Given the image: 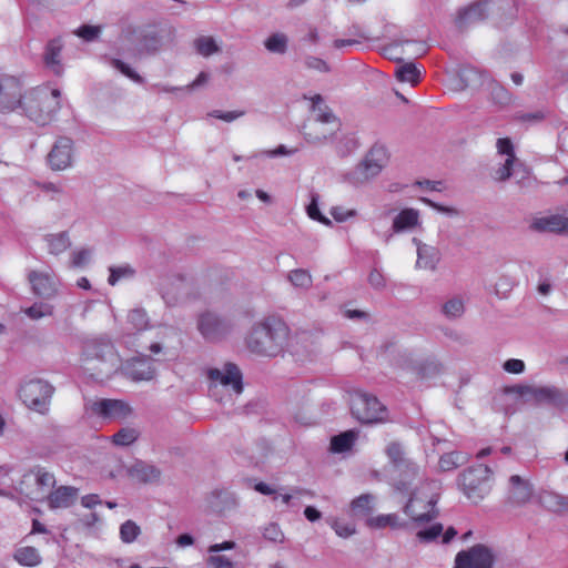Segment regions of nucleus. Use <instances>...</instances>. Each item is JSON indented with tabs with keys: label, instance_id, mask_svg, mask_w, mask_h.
I'll return each instance as SVG.
<instances>
[{
	"label": "nucleus",
	"instance_id": "f257e3e1",
	"mask_svg": "<svg viewBox=\"0 0 568 568\" xmlns=\"http://www.w3.org/2000/svg\"><path fill=\"white\" fill-rule=\"evenodd\" d=\"M290 328L281 318L266 317L252 327L246 345L257 355L274 357L284 352Z\"/></svg>",
	"mask_w": 568,
	"mask_h": 568
},
{
	"label": "nucleus",
	"instance_id": "f03ea898",
	"mask_svg": "<svg viewBox=\"0 0 568 568\" xmlns=\"http://www.w3.org/2000/svg\"><path fill=\"white\" fill-rule=\"evenodd\" d=\"M440 485L436 480H426L417 487L404 507V513L416 526L429 523L437 518L436 508L439 498Z\"/></svg>",
	"mask_w": 568,
	"mask_h": 568
},
{
	"label": "nucleus",
	"instance_id": "7ed1b4c3",
	"mask_svg": "<svg viewBox=\"0 0 568 568\" xmlns=\"http://www.w3.org/2000/svg\"><path fill=\"white\" fill-rule=\"evenodd\" d=\"M209 395L220 404L233 402V396L243 392V375L237 365L225 363L222 367L209 368Z\"/></svg>",
	"mask_w": 568,
	"mask_h": 568
},
{
	"label": "nucleus",
	"instance_id": "20e7f679",
	"mask_svg": "<svg viewBox=\"0 0 568 568\" xmlns=\"http://www.w3.org/2000/svg\"><path fill=\"white\" fill-rule=\"evenodd\" d=\"M312 118L304 125V136L308 143L321 144L332 139L339 130V122L320 94L312 99Z\"/></svg>",
	"mask_w": 568,
	"mask_h": 568
},
{
	"label": "nucleus",
	"instance_id": "39448f33",
	"mask_svg": "<svg viewBox=\"0 0 568 568\" xmlns=\"http://www.w3.org/2000/svg\"><path fill=\"white\" fill-rule=\"evenodd\" d=\"M352 415L362 424H384L389 422L386 406L369 393L356 390L351 395Z\"/></svg>",
	"mask_w": 568,
	"mask_h": 568
},
{
	"label": "nucleus",
	"instance_id": "423d86ee",
	"mask_svg": "<svg viewBox=\"0 0 568 568\" xmlns=\"http://www.w3.org/2000/svg\"><path fill=\"white\" fill-rule=\"evenodd\" d=\"M491 477V469L480 464L463 471L459 476L458 485L467 499L477 504L489 494Z\"/></svg>",
	"mask_w": 568,
	"mask_h": 568
},
{
	"label": "nucleus",
	"instance_id": "0eeeda50",
	"mask_svg": "<svg viewBox=\"0 0 568 568\" xmlns=\"http://www.w3.org/2000/svg\"><path fill=\"white\" fill-rule=\"evenodd\" d=\"M507 9L511 10L510 0H479L463 8L458 12L456 23L459 28H466L484 21L490 14H497L501 18L506 14Z\"/></svg>",
	"mask_w": 568,
	"mask_h": 568
},
{
	"label": "nucleus",
	"instance_id": "6e6552de",
	"mask_svg": "<svg viewBox=\"0 0 568 568\" xmlns=\"http://www.w3.org/2000/svg\"><path fill=\"white\" fill-rule=\"evenodd\" d=\"M508 394L532 400L537 405L548 404L557 407L568 405V393L556 386L514 385L506 389Z\"/></svg>",
	"mask_w": 568,
	"mask_h": 568
},
{
	"label": "nucleus",
	"instance_id": "1a4fd4ad",
	"mask_svg": "<svg viewBox=\"0 0 568 568\" xmlns=\"http://www.w3.org/2000/svg\"><path fill=\"white\" fill-rule=\"evenodd\" d=\"M114 348L110 343H91L85 349V371L97 378L106 377L114 368Z\"/></svg>",
	"mask_w": 568,
	"mask_h": 568
},
{
	"label": "nucleus",
	"instance_id": "9d476101",
	"mask_svg": "<svg viewBox=\"0 0 568 568\" xmlns=\"http://www.w3.org/2000/svg\"><path fill=\"white\" fill-rule=\"evenodd\" d=\"M386 162V150L382 146H375L354 170L346 174L345 179L355 186L366 183L382 172Z\"/></svg>",
	"mask_w": 568,
	"mask_h": 568
},
{
	"label": "nucleus",
	"instance_id": "9b49d317",
	"mask_svg": "<svg viewBox=\"0 0 568 568\" xmlns=\"http://www.w3.org/2000/svg\"><path fill=\"white\" fill-rule=\"evenodd\" d=\"M74 159L75 146L73 140L69 136H59L47 154L45 161L52 171L61 172L71 169Z\"/></svg>",
	"mask_w": 568,
	"mask_h": 568
},
{
	"label": "nucleus",
	"instance_id": "f8f14e48",
	"mask_svg": "<svg viewBox=\"0 0 568 568\" xmlns=\"http://www.w3.org/2000/svg\"><path fill=\"white\" fill-rule=\"evenodd\" d=\"M17 106L21 108L28 118L32 120V111L27 109L26 102L21 95V84L13 77L0 78V111H13Z\"/></svg>",
	"mask_w": 568,
	"mask_h": 568
},
{
	"label": "nucleus",
	"instance_id": "ddd939ff",
	"mask_svg": "<svg viewBox=\"0 0 568 568\" xmlns=\"http://www.w3.org/2000/svg\"><path fill=\"white\" fill-rule=\"evenodd\" d=\"M88 408L93 415L110 420H124L132 415V407L122 399H95L88 404Z\"/></svg>",
	"mask_w": 568,
	"mask_h": 568
},
{
	"label": "nucleus",
	"instance_id": "4468645a",
	"mask_svg": "<svg viewBox=\"0 0 568 568\" xmlns=\"http://www.w3.org/2000/svg\"><path fill=\"white\" fill-rule=\"evenodd\" d=\"M495 555L490 548L478 544L456 555L454 568H493Z\"/></svg>",
	"mask_w": 568,
	"mask_h": 568
},
{
	"label": "nucleus",
	"instance_id": "2eb2a0df",
	"mask_svg": "<svg viewBox=\"0 0 568 568\" xmlns=\"http://www.w3.org/2000/svg\"><path fill=\"white\" fill-rule=\"evenodd\" d=\"M192 290L193 283L180 274L168 276L161 283L162 298L168 306H175L183 302Z\"/></svg>",
	"mask_w": 568,
	"mask_h": 568
},
{
	"label": "nucleus",
	"instance_id": "dca6fc26",
	"mask_svg": "<svg viewBox=\"0 0 568 568\" xmlns=\"http://www.w3.org/2000/svg\"><path fill=\"white\" fill-rule=\"evenodd\" d=\"M197 329L205 339L219 341L231 332L232 323L214 313L205 312L197 318Z\"/></svg>",
	"mask_w": 568,
	"mask_h": 568
},
{
	"label": "nucleus",
	"instance_id": "f3484780",
	"mask_svg": "<svg viewBox=\"0 0 568 568\" xmlns=\"http://www.w3.org/2000/svg\"><path fill=\"white\" fill-rule=\"evenodd\" d=\"M58 294V281L50 274H38V318L51 315Z\"/></svg>",
	"mask_w": 568,
	"mask_h": 568
},
{
	"label": "nucleus",
	"instance_id": "a211bd4d",
	"mask_svg": "<svg viewBox=\"0 0 568 568\" xmlns=\"http://www.w3.org/2000/svg\"><path fill=\"white\" fill-rule=\"evenodd\" d=\"M534 496V487L527 478L513 475L508 481L507 504L511 507L527 505Z\"/></svg>",
	"mask_w": 568,
	"mask_h": 568
},
{
	"label": "nucleus",
	"instance_id": "6ab92c4d",
	"mask_svg": "<svg viewBox=\"0 0 568 568\" xmlns=\"http://www.w3.org/2000/svg\"><path fill=\"white\" fill-rule=\"evenodd\" d=\"M529 227L539 233H568V215H537L531 219Z\"/></svg>",
	"mask_w": 568,
	"mask_h": 568
},
{
	"label": "nucleus",
	"instance_id": "aec40b11",
	"mask_svg": "<svg viewBox=\"0 0 568 568\" xmlns=\"http://www.w3.org/2000/svg\"><path fill=\"white\" fill-rule=\"evenodd\" d=\"M420 213L418 210L413 207L403 209L394 216L390 233L387 235L386 241L394 234L412 232L420 227Z\"/></svg>",
	"mask_w": 568,
	"mask_h": 568
},
{
	"label": "nucleus",
	"instance_id": "412c9836",
	"mask_svg": "<svg viewBox=\"0 0 568 568\" xmlns=\"http://www.w3.org/2000/svg\"><path fill=\"white\" fill-rule=\"evenodd\" d=\"M496 146L498 154L505 156V159L504 163L495 171V180L504 182L511 176L517 160L514 145L508 138L498 139Z\"/></svg>",
	"mask_w": 568,
	"mask_h": 568
},
{
	"label": "nucleus",
	"instance_id": "4be33fe9",
	"mask_svg": "<svg viewBox=\"0 0 568 568\" xmlns=\"http://www.w3.org/2000/svg\"><path fill=\"white\" fill-rule=\"evenodd\" d=\"M457 535L454 527H448L444 531V526L440 523H434L428 527L420 528L416 532V539L422 544H430L438 538L444 545L449 544Z\"/></svg>",
	"mask_w": 568,
	"mask_h": 568
},
{
	"label": "nucleus",
	"instance_id": "5701e85b",
	"mask_svg": "<svg viewBox=\"0 0 568 568\" xmlns=\"http://www.w3.org/2000/svg\"><path fill=\"white\" fill-rule=\"evenodd\" d=\"M413 243L417 247L416 267L420 270L435 271L440 261L439 250L414 237Z\"/></svg>",
	"mask_w": 568,
	"mask_h": 568
},
{
	"label": "nucleus",
	"instance_id": "b1692460",
	"mask_svg": "<svg viewBox=\"0 0 568 568\" xmlns=\"http://www.w3.org/2000/svg\"><path fill=\"white\" fill-rule=\"evenodd\" d=\"M128 375L133 381H151L155 375L153 362L148 356L132 358L128 363Z\"/></svg>",
	"mask_w": 568,
	"mask_h": 568
},
{
	"label": "nucleus",
	"instance_id": "393cba45",
	"mask_svg": "<svg viewBox=\"0 0 568 568\" xmlns=\"http://www.w3.org/2000/svg\"><path fill=\"white\" fill-rule=\"evenodd\" d=\"M62 49L63 43L61 39H52L48 42L43 53V61L45 67L55 75H61L63 73V65L61 63Z\"/></svg>",
	"mask_w": 568,
	"mask_h": 568
},
{
	"label": "nucleus",
	"instance_id": "a878e982",
	"mask_svg": "<svg viewBox=\"0 0 568 568\" xmlns=\"http://www.w3.org/2000/svg\"><path fill=\"white\" fill-rule=\"evenodd\" d=\"M78 496V489L71 486H61L51 490L45 499L50 508H67L71 506Z\"/></svg>",
	"mask_w": 568,
	"mask_h": 568
},
{
	"label": "nucleus",
	"instance_id": "bb28decb",
	"mask_svg": "<svg viewBox=\"0 0 568 568\" xmlns=\"http://www.w3.org/2000/svg\"><path fill=\"white\" fill-rule=\"evenodd\" d=\"M518 285L516 274L511 271H504L498 274L493 284L491 293L499 300H507L513 290Z\"/></svg>",
	"mask_w": 568,
	"mask_h": 568
},
{
	"label": "nucleus",
	"instance_id": "cd10ccee",
	"mask_svg": "<svg viewBox=\"0 0 568 568\" xmlns=\"http://www.w3.org/2000/svg\"><path fill=\"white\" fill-rule=\"evenodd\" d=\"M465 312V300L460 295L450 296L440 305V314L448 321L462 318Z\"/></svg>",
	"mask_w": 568,
	"mask_h": 568
},
{
	"label": "nucleus",
	"instance_id": "c85d7f7f",
	"mask_svg": "<svg viewBox=\"0 0 568 568\" xmlns=\"http://www.w3.org/2000/svg\"><path fill=\"white\" fill-rule=\"evenodd\" d=\"M130 476L139 483H153L160 479V470L145 463H136L130 468Z\"/></svg>",
	"mask_w": 568,
	"mask_h": 568
},
{
	"label": "nucleus",
	"instance_id": "c756f323",
	"mask_svg": "<svg viewBox=\"0 0 568 568\" xmlns=\"http://www.w3.org/2000/svg\"><path fill=\"white\" fill-rule=\"evenodd\" d=\"M138 50L143 53H154L161 47V38L154 30H141L138 33Z\"/></svg>",
	"mask_w": 568,
	"mask_h": 568
},
{
	"label": "nucleus",
	"instance_id": "7c9ffc66",
	"mask_svg": "<svg viewBox=\"0 0 568 568\" xmlns=\"http://www.w3.org/2000/svg\"><path fill=\"white\" fill-rule=\"evenodd\" d=\"M55 388L47 381L38 379V414L48 415Z\"/></svg>",
	"mask_w": 568,
	"mask_h": 568
},
{
	"label": "nucleus",
	"instance_id": "2f4dec72",
	"mask_svg": "<svg viewBox=\"0 0 568 568\" xmlns=\"http://www.w3.org/2000/svg\"><path fill=\"white\" fill-rule=\"evenodd\" d=\"M60 95L61 93L59 89H53L51 91V98L48 99L45 110L43 105L41 106V114L40 119L38 118V124L45 125L55 118L58 111L60 110Z\"/></svg>",
	"mask_w": 568,
	"mask_h": 568
},
{
	"label": "nucleus",
	"instance_id": "473e14b6",
	"mask_svg": "<svg viewBox=\"0 0 568 568\" xmlns=\"http://www.w3.org/2000/svg\"><path fill=\"white\" fill-rule=\"evenodd\" d=\"M43 241L47 244L49 253L53 255L63 253L71 245L68 232L48 234L43 237Z\"/></svg>",
	"mask_w": 568,
	"mask_h": 568
},
{
	"label": "nucleus",
	"instance_id": "72a5a7b5",
	"mask_svg": "<svg viewBox=\"0 0 568 568\" xmlns=\"http://www.w3.org/2000/svg\"><path fill=\"white\" fill-rule=\"evenodd\" d=\"M34 487L36 474H33V471L24 474L17 486L19 493L26 498L21 500V505L26 504L30 508V510H36L34 506L32 505Z\"/></svg>",
	"mask_w": 568,
	"mask_h": 568
},
{
	"label": "nucleus",
	"instance_id": "f704fd0d",
	"mask_svg": "<svg viewBox=\"0 0 568 568\" xmlns=\"http://www.w3.org/2000/svg\"><path fill=\"white\" fill-rule=\"evenodd\" d=\"M358 433L355 430H346L339 435L332 437L331 449L334 453H344L349 450L357 439Z\"/></svg>",
	"mask_w": 568,
	"mask_h": 568
},
{
	"label": "nucleus",
	"instance_id": "c9c22d12",
	"mask_svg": "<svg viewBox=\"0 0 568 568\" xmlns=\"http://www.w3.org/2000/svg\"><path fill=\"white\" fill-rule=\"evenodd\" d=\"M367 525L372 528L392 527L402 529L407 527V523L399 519L396 514L379 515L367 519Z\"/></svg>",
	"mask_w": 568,
	"mask_h": 568
},
{
	"label": "nucleus",
	"instance_id": "e433bc0d",
	"mask_svg": "<svg viewBox=\"0 0 568 568\" xmlns=\"http://www.w3.org/2000/svg\"><path fill=\"white\" fill-rule=\"evenodd\" d=\"M288 282L296 288L307 291L313 284V277L307 270L295 268L287 274Z\"/></svg>",
	"mask_w": 568,
	"mask_h": 568
},
{
	"label": "nucleus",
	"instance_id": "4c0bfd02",
	"mask_svg": "<svg viewBox=\"0 0 568 568\" xmlns=\"http://www.w3.org/2000/svg\"><path fill=\"white\" fill-rule=\"evenodd\" d=\"M468 462V455L462 452L444 454L439 459V467L444 471H450Z\"/></svg>",
	"mask_w": 568,
	"mask_h": 568
},
{
	"label": "nucleus",
	"instance_id": "58836bf2",
	"mask_svg": "<svg viewBox=\"0 0 568 568\" xmlns=\"http://www.w3.org/2000/svg\"><path fill=\"white\" fill-rule=\"evenodd\" d=\"M288 38L285 33L277 32L271 34L265 41L264 47L268 52L284 54L287 51Z\"/></svg>",
	"mask_w": 568,
	"mask_h": 568
},
{
	"label": "nucleus",
	"instance_id": "ea45409f",
	"mask_svg": "<svg viewBox=\"0 0 568 568\" xmlns=\"http://www.w3.org/2000/svg\"><path fill=\"white\" fill-rule=\"evenodd\" d=\"M128 324L136 332L146 331L150 327V321L146 312L143 308H134L128 314Z\"/></svg>",
	"mask_w": 568,
	"mask_h": 568
},
{
	"label": "nucleus",
	"instance_id": "a19ab883",
	"mask_svg": "<svg viewBox=\"0 0 568 568\" xmlns=\"http://www.w3.org/2000/svg\"><path fill=\"white\" fill-rule=\"evenodd\" d=\"M194 48L202 57H210L220 52V47L212 37L202 36L194 40Z\"/></svg>",
	"mask_w": 568,
	"mask_h": 568
},
{
	"label": "nucleus",
	"instance_id": "79ce46f5",
	"mask_svg": "<svg viewBox=\"0 0 568 568\" xmlns=\"http://www.w3.org/2000/svg\"><path fill=\"white\" fill-rule=\"evenodd\" d=\"M396 77L402 82L416 84L419 81L420 70L413 62L404 63L396 70Z\"/></svg>",
	"mask_w": 568,
	"mask_h": 568
},
{
	"label": "nucleus",
	"instance_id": "37998d69",
	"mask_svg": "<svg viewBox=\"0 0 568 568\" xmlns=\"http://www.w3.org/2000/svg\"><path fill=\"white\" fill-rule=\"evenodd\" d=\"M141 535V527L133 520L129 519L120 526V539L124 544L134 542Z\"/></svg>",
	"mask_w": 568,
	"mask_h": 568
},
{
	"label": "nucleus",
	"instance_id": "c03bdc74",
	"mask_svg": "<svg viewBox=\"0 0 568 568\" xmlns=\"http://www.w3.org/2000/svg\"><path fill=\"white\" fill-rule=\"evenodd\" d=\"M374 496L364 494L352 501V510L356 516H366L373 509Z\"/></svg>",
	"mask_w": 568,
	"mask_h": 568
},
{
	"label": "nucleus",
	"instance_id": "a18cd8bd",
	"mask_svg": "<svg viewBox=\"0 0 568 568\" xmlns=\"http://www.w3.org/2000/svg\"><path fill=\"white\" fill-rule=\"evenodd\" d=\"M419 470V467L415 463H407L405 469L403 470V478L399 479L395 485L396 489L406 493L410 486L409 479L418 476Z\"/></svg>",
	"mask_w": 568,
	"mask_h": 568
},
{
	"label": "nucleus",
	"instance_id": "49530a36",
	"mask_svg": "<svg viewBox=\"0 0 568 568\" xmlns=\"http://www.w3.org/2000/svg\"><path fill=\"white\" fill-rule=\"evenodd\" d=\"M110 276L108 278V283L110 285H115L118 282L124 278H130L134 275L135 271L129 264H124L121 266H111L109 268Z\"/></svg>",
	"mask_w": 568,
	"mask_h": 568
},
{
	"label": "nucleus",
	"instance_id": "de8ad7c7",
	"mask_svg": "<svg viewBox=\"0 0 568 568\" xmlns=\"http://www.w3.org/2000/svg\"><path fill=\"white\" fill-rule=\"evenodd\" d=\"M19 397L30 409L36 407V384L33 381L26 382L19 389Z\"/></svg>",
	"mask_w": 568,
	"mask_h": 568
},
{
	"label": "nucleus",
	"instance_id": "09e8293b",
	"mask_svg": "<svg viewBox=\"0 0 568 568\" xmlns=\"http://www.w3.org/2000/svg\"><path fill=\"white\" fill-rule=\"evenodd\" d=\"M43 195L51 201H61L64 195V190L60 183L43 182L38 184Z\"/></svg>",
	"mask_w": 568,
	"mask_h": 568
},
{
	"label": "nucleus",
	"instance_id": "8fccbe9b",
	"mask_svg": "<svg viewBox=\"0 0 568 568\" xmlns=\"http://www.w3.org/2000/svg\"><path fill=\"white\" fill-rule=\"evenodd\" d=\"M206 565L209 568H237L230 557L215 552H207Z\"/></svg>",
	"mask_w": 568,
	"mask_h": 568
},
{
	"label": "nucleus",
	"instance_id": "3c124183",
	"mask_svg": "<svg viewBox=\"0 0 568 568\" xmlns=\"http://www.w3.org/2000/svg\"><path fill=\"white\" fill-rule=\"evenodd\" d=\"M14 559L22 566L36 565V549L30 546L19 547L14 552Z\"/></svg>",
	"mask_w": 568,
	"mask_h": 568
},
{
	"label": "nucleus",
	"instance_id": "603ef678",
	"mask_svg": "<svg viewBox=\"0 0 568 568\" xmlns=\"http://www.w3.org/2000/svg\"><path fill=\"white\" fill-rule=\"evenodd\" d=\"M138 439V432L133 428H121L112 436V442L118 446H129Z\"/></svg>",
	"mask_w": 568,
	"mask_h": 568
},
{
	"label": "nucleus",
	"instance_id": "864d4df0",
	"mask_svg": "<svg viewBox=\"0 0 568 568\" xmlns=\"http://www.w3.org/2000/svg\"><path fill=\"white\" fill-rule=\"evenodd\" d=\"M110 63L114 69L120 71L123 75L128 77L135 83H143V81H144L143 78L135 70H133L128 63L123 62L120 59H112Z\"/></svg>",
	"mask_w": 568,
	"mask_h": 568
},
{
	"label": "nucleus",
	"instance_id": "5fc2aeb1",
	"mask_svg": "<svg viewBox=\"0 0 568 568\" xmlns=\"http://www.w3.org/2000/svg\"><path fill=\"white\" fill-rule=\"evenodd\" d=\"M490 94H491L493 102L500 106L509 105L513 102L511 93L507 89H505L504 87H501L499 84H495L491 88Z\"/></svg>",
	"mask_w": 568,
	"mask_h": 568
},
{
	"label": "nucleus",
	"instance_id": "6e6d98bb",
	"mask_svg": "<svg viewBox=\"0 0 568 568\" xmlns=\"http://www.w3.org/2000/svg\"><path fill=\"white\" fill-rule=\"evenodd\" d=\"M306 212L312 220L317 221L326 226H332V221L325 215H323L318 209L317 195L312 196V201L307 205Z\"/></svg>",
	"mask_w": 568,
	"mask_h": 568
},
{
	"label": "nucleus",
	"instance_id": "4d7b16f0",
	"mask_svg": "<svg viewBox=\"0 0 568 568\" xmlns=\"http://www.w3.org/2000/svg\"><path fill=\"white\" fill-rule=\"evenodd\" d=\"M263 537L273 542H283L284 540V534L275 523H271L263 528Z\"/></svg>",
	"mask_w": 568,
	"mask_h": 568
},
{
	"label": "nucleus",
	"instance_id": "13d9d810",
	"mask_svg": "<svg viewBox=\"0 0 568 568\" xmlns=\"http://www.w3.org/2000/svg\"><path fill=\"white\" fill-rule=\"evenodd\" d=\"M386 455L390 462L395 465H399L404 462V449L397 442L389 443L386 447Z\"/></svg>",
	"mask_w": 568,
	"mask_h": 568
},
{
	"label": "nucleus",
	"instance_id": "bf43d9fd",
	"mask_svg": "<svg viewBox=\"0 0 568 568\" xmlns=\"http://www.w3.org/2000/svg\"><path fill=\"white\" fill-rule=\"evenodd\" d=\"M305 67L310 70H315L322 73H327L331 68L326 61L314 55H307L304 60Z\"/></svg>",
	"mask_w": 568,
	"mask_h": 568
},
{
	"label": "nucleus",
	"instance_id": "052dcab7",
	"mask_svg": "<svg viewBox=\"0 0 568 568\" xmlns=\"http://www.w3.org/2000/svg\"><path fill=\"white\" fill-rule=\"evenodd\" d=\"M331 215L336 222H345L352 217H355L357 215V211L353 209H346L344 206H333L329 210Z\"/></svg>",
	"mask_w": 568,
	"mask_h": 568
},
{
	"label": "nucleus",
	"instance_id": "680f3d73",
	"mask_svg": "<svg viewBox=\"0 0 568 568\" xmlns=\"http://www.w3.org/2000/svg\"><path fill=\"white\" fill-rule=\"evenodd\" d=\"M422 201L426 203L428 206L437 211L438 213H442L444 215L456 217L460 215V211L454 206H445L442 204H438L429 199L423 197Z\"/></svg>",
	"mask_w": 568,
	"mask_h": 568
},
{
	"label": "nucleus",
	"instance_id": "e2e57ef3",
	"mask_svg": "<svg viewBox=\"0 0 568 568\" xmlns=\"http://www.w3.org/2000/svg\"><path fill=\"white\" fill-rule=\"evenodd\" d=\"M245 114V111H221V110H214L209 113L210 116L222 120L224 122H233L240 118H242Z\"/></svg>",
	"mask_w": 568,
	"mask_h": 568
},
{
	"label": "nucleus",
	"instance_id": "0e129e2a",
	"mask_svg": "<svg viewBox=\"0 0 568 568\" xmlns=\"http://www.w3.org/2000/svg\"><path fill=\"white\" fill-rule=\"evenodd\" d=\"M100 32V27L82 26L75 31V34L85 41H92L99 37Z\"/></svg>",
	"mask_w": 568,
	"mask_h": 568
},
{
	"label": "nucleus",
	"instance_id": "69168bd1",
	"mask_svg": "<svg viewBox=\"0 0 568 568\" xmlns=\"http://www.w3.org/2000/svg\"><path fill=\"white\" fill-rule=\"evenodd\" d=\"M39 486L45 488L49 494L55 486V478L53 474L38 469V487Z\"/></svg>",
	"mask_w": 568,
	"mask_h": 568
},
{
	"label": "nucleus",
	"instance_id": "338daca9",
	"mask_svg": "<svg viewBox=\"0 0 568 568\" xmlns=\"http://www.w3.org/2000/svg\"><path fill=\"white\" fill-rule=\"evenodd\" d=\"M503 368L510 374H521L525 371V363L521 359L510 358L504 363Z\"/></svg>",
	"mask_w": 568,
	"mask_h": 568
},
{
	"label": "nucleus",
	"instance_id": "774afa93",
	"mask_svg": "<svg viewBox=\"0 0 568 568\" xmlns=\"http://www.w3.org/2000/svg\"><path fill=\"white\" fill-rule=\"evenodd\" d=\"M368 283L375 290H383L386 285V281L377 268H373L368 275Z\"/></svg>",
	"mask_w": 568,
	"mask_h": 568
}]
</instances>
